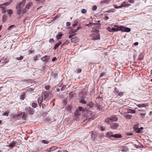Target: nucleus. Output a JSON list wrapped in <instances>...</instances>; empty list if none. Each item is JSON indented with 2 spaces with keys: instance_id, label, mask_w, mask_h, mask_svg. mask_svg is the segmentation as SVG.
I'll return each mask as SVG.
<instances>
[{
  "instance_id": "obj_1",
  "label": "nucleus",
  "mask_w": 152,
  "mask_h": 152,
  "mask_svg": "<svg viewBox=\"0 0 152 152\" xmlns=\"http://www.w3.org/2000/svg\"><path fill=\"white\" fill-rule=\"evenodd\" d=\"M25 3V0H23L19 3L18 6H17V13L18 15H21V16H23V14L26 12L27 9H25V7L23 8Z\"/></svg>"
},
{
  "instance_id": "obj_2",
  "label": "nucleus",
  "mask_w": 152,
  "mask_h": 152,
  "mask_svg": "<svg viewBox=\"0 0 152 152\" xmlns=\"http://www.w3.org/2000/svg\"><path fill=\"white\" fill-rule=\"evenodd\" d=\"M114 26V27L112 28L111 29L112 31H118L121 30L123 32H129L131 31V29L122 26L119 27L116 25H115Z\"/></svg>"
},
{
  "instance_id": "obj_3",
  "label": "nucleus",
  "mask_w": 152,
  "mask_h": 152,
  "mask_svg": "<svg viewBox=\"0 0 152 152\" xmlns=\"http://www.w3.org/2000/svg\"><path fill=\"white\" fill-rule=\"evenodd\" d=\"M49 96V93L47 91H45L42 93V97L44 100L48 99Z\"/></svg>"
},
{
  "instance_id": "obj_4",
  "label": "nucleus",
  "mask_w": 152,
  "mask_h": 152,
  "mask_svg": "<svg viewBox=\"0 0 152 152\" xmlns=\"http://www.w3.org/2000/svg\"><path fill=\"white\" fill-rule=\"evenodd\" d=\"M12 2V1H8L3 4H0V8L2 9H5L6 8V7L8 6Z\"/></svg>"
},
{
  "instance_id": "obj_5",
  "label": "nucleus",
  "mask_w": 152,
  "mask_h": 152,
  "mask_svg": "<svg viewBox=\"0 0 152 152\" xmlns=\"http://www.w3.org/2000/svg\"><path fill=\"white\" fill-rule=\"evenodd\" d=\"M114 92V94H115L117 96H119L121 97L123 95V92H119L118 89L116 87L115 88Z\"/></svg>"
},
{
  "instance_id": "obj_6",
  "label": "nucleus",
  "mask_w": 152,
  "mask_h": 152,
  "mask_svg": "<svg viewBox=\"0 0 152 152\" xmlns=\"http://www.w3.org/2000/svg\"><path fill=\"white\" fill-rule=\"evenodd\" d=\"M92 39L94 40H97L100 39L99 35L96 34H93L91 35Z\"/></svg>"
},
{
  "instance_id": "obj_7",
  "label": "nucleus",
  "mask_w": 152,
  "mask_h": 152,
  "mask_svg": "<svg viewBox=\"0 0 152 152\" xmlns=\"http://www.w3.org/2000/svg\"><path fill=\"white\" fill-rule=\"evenodd\" d=\"M26 111L28 112L31 115H32L34 113V110L30 107H28L26 108Z\"/></svg>"
},
{
  "instance_id": "obj_8",
  "label": "nucleus",
  "mask_w": 152,
  "mask_h": 152,
  "mask_svg": "<svg viewBox=\"0 0 152 152\" xmlns=\"http://www.w3.org/2000/svg\"><path fill=\"white\" fill-rule=\"evenodd\" d=\"M119 126V124L117 123H113L110 124V128L112 129H116Z\"/></svg>"
},
{
  "instance_id": "obj_9",
  "label": "nucleus",
  "mask_w": 152,
  "mask_h": 152,
  "mask_svg": "<svg viewBox=\"0 0 152 152\" xmlns=\"http://www.w3.org/2000/svg\"><path fill=\"white\" fill-rule=\"evenodd\" d=\"M33 5V3L32 2L30 1L25 6V9H27L26 12H27L28 10Z\"/></svg>"
},
{
  "instance_id": "obj_10",
  "label": "nucleus",
  "mask_w": 152,
  "mask_h": 152,
  "mask_svg": "<svg viewBox=\"0 0 152 152\" xmlns=\"http://www.w3.org/2000/svg\"><path fill=\"white\" fill-rule=\"evenodd\" d=\"M50 59L49 56H45L41 58V60L43 62L48 61Z\"/></svg>"
},
{
  "instance_id": "obj_11",
  "label": "nucleus",
  "mask_w": 152,
  "mask_h": 152,
  "mask_svg": "<svg viewBox=\"0 0 152 152\" xmlns=\"http://www.w3.org/2000/svg\"><path fill=\"white\" fill-rule=\"evenodd\" d=\"M17 144L16 141H13L12 142H10L9 145H7V146L9 148H14L16 144Z\"/></svg>"
},
{
  "instance_id": "obj_12",
  "label": "nucleus",
  "mask_w": 152,
  "mask_h": 152,
  "mask_svg": "<svg viewBox=\"0 0 152 152\" xmlns=\"http://www.w3.org/2000/svg\"><path fill=\"white\" fill-rule=\"evenodd\" d=\"M79 40L78 38L76 37L71 38V41L72 43H76L79 41Z\"/></svg>"
},
{
  "instance_id": "obj_13",
  "label": "nucleus",
  "mask_w": 152,
  "mask_h": 152,
  "mask_svg": "<svg viewBox=\"0 0 152 152\" xmlns=\"http://www.w3.org/2000/svg\"><path fill=\"white\" fill-rule=\"evenodd\" d=\"M111 119V121H116L118 120V118L115 115H114L110 117Z\"/></svg>"
},
{
  "instance_id": "obj_14",
  "label": "nucleus",
  "mask_w": 152,
  "mask_h": 152,
  "mask_svg": "<svg viewBox=\"0 0 152 152\" xmlns=\"http://www.w3.org/2000/svg\"><path fill=\"white\" fill-rule=\"evenodd\" d=\"M105 122L108 124H110L111 121V119L110 117H108L105 119Z\"/></svg>"
},
{
  "instance_id": "obj_15",
  "label": "nucleus",
  "mask_w": 152,
  "mask_h": 152,
  "mask_svg": "<svg viewBox=\"0 0 152 152\" xmlns=\"http://www.w3.org/2000/svg\"><path fill=\"white\" fill-rule=\"evenodd\" d=\"M61 32H59L57 34L56 36V38L57 40H58L61 39V36L63 35Z\"/></svg>"
},
{
  "instance_id": "obj_16",
  "label": "nucleus",
  "mask_w": 152,
  "mask_h": 152,
  "mask_svg": "<svg viewBox=\"0 0 152 152\" xmlns=\"http://www.w3.org/2000/svg\"><path fill=\"white\" fill-rule=\"evenodd\" d=\"M43 99L42 98V97H39L37 98V101L38 102L40 106H41V104H42V100Z\"/></svg>"
},
{
  "instance_id": "obj_17",
  "label": "nucleus",
  "mask_w": 152,
  "mask_h": 152,
  "mask_svg": "<svg viewBox=\"0 0 152 152\" xmlns=\"http://www.w3.org/2000/svg\"><path fill=\"white\" fill-rule=\"evenodd\" d=\"M62 42L61 41H59L58 43H57L56 44L54 45L53 49L56 50V49L61 44Z\"/></svg>"
},
{
  "instance_id": "obj_18",
  "label": "nucleus",
  "mask_w": 152,
  "mask_h": 152,
  "mask_svg": "<svg viewBox=\"0 0 152 152\" xmlns=\"http://www.w3.org/2000/svg\"><path fill=\"white\" fill-rule=\"evenodd\" d=\"M21 116L22 118L25 119L27 115V114L24 112H22L21 113Z\"/></svg>"
},
{
  "instance_id": "obj_19",
  "label": "nucleus",
  "mask_w": 152,
  "mask_h": 152,
  "mask_svg": "<svg viewBox=\"0 0 152 152\" xmlns=\"http://www.w3.org/2000/svg\"><path fill=\"white\" fill-rule=\"evenodd\" d=\"M79 100L80 102L81 103L84 104H85L86 103V101L84 98L83 97H81Z\"/></svg>"
},
{
  "instance_id": "obj_20",
  "label": "nucleus",
  "mask_w": 152,
  "mask_h": 152,
  "mask_svg": "<svg viewBox=\"0 0 152 152\" xmlns=\"http://www.w3.org/2000/svg\"><path fill=\"white\" fill-rule=\"evenodd\" d=\"M113 137L117 138H120L122 137V136L121 134H114Z\"/></svg>"
},
{
  "instance_id": "obj_21",
  "label": "nucleus",
  "mask_w": 152,
  "mask_h": 152,
  "mask_svg": "<svg viewBox=\"0 0 152 152\" xmlns=\"http://www.w3.org/2000/svg\"><path fill=\"white\" fill-rule=\"evenodd\" d=\"M107 136L110 137H113L114 134L112 132H108L106 134Z\"/></svg>"
},
{
  "instance_id": "obj_22",
  "label": "nucleus",
  "mask_w": 152,
  "mask_h": 152,
  "mask_svg": "<svg viewBox=\"0 0 152 152\" xmlns=\"http://www.w3.org/2000/svg\"><path fill=\"white\" fill-rule=\"evenodd\" d=\"M139 107H146L147 106L146 104H139L137 105Z\"/></svg>"
},
{
  "instance_id": "obj_23",
  "label": "nucleus",
  "mask_w": 152,
  "mask_h": 152,
  "mask_svg": "<svg viewBox=\"0 0 152 152\" xmlns=\"http://www.w3.org/2000/svg\"><path fill=\"white\" fill-rule=\"evenodd\" d=\"M7 14L10 15H11L13 14V11L11 9H9L7 10Z\"/></svg>"
},
{
  "instance_id": "obj_24",
  "label": "nucleus",
  "mask_w": 152,
  "mask_h": 152,
  "mask_svg": "<svg viewBox=\"0 0 152 152\" xmlns=\"http://www.w3.org/2000/svg\"><path fill=\"white\" fill-rule=\"evenodd\" d=\"M39 56L38 55H36L34 56L33 58V60L34 61H37L39 60L38 58L39 57Z\"/></svg>"
},
{
  "instance_id": "obj_25",
  "label": "nucleus",
  "mask_w": 152,
  "mask_h": 152,
  "mask_svg": "<svg viewBox=\"0 0 152 152\" xmlns=\"http://www.w3.org/2000/svg\"><path fill=\"white\" fill-rule=\"evenodd\" d=\"M110 0H104L101 1V3L102 4H104L106 3H108L110 2Z\"/></svg>"
},
{
  "instance_id": "obj_26",
  "label": "nucleus",
  "mask_w": 152,
  "mask_h": 152,
  "mask_svg": "<svg viewBox=\"0 0 152 152\" xmlns=\"http://www.w3.org/2000/svg\"><path fill=\"white\" fill-rule=\"evenodd\" d=\"M146 114V113L145 111H144V113H140V115L142 118H144Z\"/></svg>"
},
{
  "instance_id": "obj_27",
  "label": "nucleus",
  "mask_w": 152,
  "mask_h": 152,
  "mask_svg": "<svg viewBox=\"0 0 152 152\" xmlns=\"http://www.w3.org/2000/svg\"><path fill=\"white\" fill-rule=\"evenodd\" d=\"M96 106L98 108V109L99 110H101L102 108V106L99 104H96Z\"/></svg>"
},
{
  "instance_id": "obj_28",
  "label": "nucleus",
  "mask_w": 152,
  "mask_h": 152,
  "mask_svg": "<svg viewBox=\"0 0 152 152\" xmlns=\"http://www.w3.org/2000/svg\"><path fill=\"white\" fill-rule=\"evenodd\" d=\"M75 114L76 115H80V111L77 109L75 113Z\"/></svg>"
},
{
  "instance_id": "obj_29",
  "label": "nucleus",
  "mask_w": 152,
  "mask_h": 152,
  "mask_svg": "<svg viewBox=\"0 0 152 152\" xmlns=\"http://www.w3.org/2000/svg\"><path fill=\"white\" fill-rule=\"evenodd\" d=\"M115 10L114 9H111L105 12H115Z\"/></svg>"
},
{
  "instance_id": "obj_30",
  "label": "nucleus",
  "mask_w": 152,
  "mask_h": 152,
  "mask_svg": "<svg viewBox=\"0 0 152 152\" xmlns=\"http://www.w3.org/2000/svg\"><path fill=\"white\" fill-rule=\"evenodd\" d=\"M132 116L131 115H128L126 116L125 118L126 119H131L132 118Z\"/></svg>"
},
{
  "instance_id": "obj_31",
  "label": "nucleus",
  "mask_w": 152,
  "mask_h": 152,
  "mask_svg": "<svg viewBox=\"0 0 152 152\" xmlns=\"http://www.w3.org/2000/svg\"><path fill=\"white\" fill-rule=\"evenodd\" d=\"M87 12V10L85 9H82L81 11V12L83 14H85Z\"/></svg>"
},
{
  "instance_id": "obj_32",
  "label": "nucleus",
  "mask_w": 152,
  "mask_h": 152,
  "mask_svg": "<svg viewBox=\"0 0 152 152\" xmlns=\"http://www.w3.org/2000/svg\"><path fill=\"white\" fill-rule=\"evenodd\" d=\"M37 106V104L35 102H33L32 104V106L34 108H36Z\"/></svg>"
},
{
  "instance_id": "obj_33",
  "label": "nucleus",
  "mask_w": 152,
  "mask_h": 152,
  "mask_svg": "<svg viewBox=\"0 0 152 152\" xmlns=\"http://www.w3.org/2000/svg\"><path fill=\"white\" fill-rule=\"evenodd\" d=\"M127 4H126V3L125 1H124L123 2L122 4H121L122 7H126V6Z\"/></svg>"
},
{
  "instance_id": "obj_34",
  "label": "nucleus",
  "mask_w": 152,
  "mask_h": 152,
  "mask_svg": "<svg viewBox=\"0 0 152 152\" xmlns=\"http://www.w3.org/2000/svg\"><path fill=\"white\" fill-rule=\"evenodd\" d=\"M25 93H23V94L21 95L20 98L22 100H23L25 98Z\"/></svg>"
},
{
  "instance_id": "obj_35",
  "label": "nucleus",
  "mask_w": 152,
  "mask_h": 152,
  "mask_svg": "<svg viewBox=\"0 0 152 152\" xmlns=\"http://www.w3.org/2000/svg\"><path fill=\"white\" fill-rule=\"evenodd\" d=\"M138 124L135 125L133 127L135 131V130L137 129H138L139 128Z\"/></svg>"
},
{
  "instance_id": "obj_36",
  "label": "nucleus",
  "mask_w": 152,
  "mask_h": 152,
  "mask_svg": "<svg viewBox=\"0 0 152 152\" xmlns=\"http://www.w3.org/2000/svg\"><path fill=\"white\" fill-rule=\"evenodd\" d=\"M80 27H78L77 29H75L72 30V33H75V32H77L78 31V30L80 29Z\"/></svg>"
},
{
  "instance_id": "obj_37",
  "label": "nucleus",
  "mask_w": 152,
  "mask_h": 152,
  "mask_svg": "<svg viewBox=\"0 0 152 152\" xmlns=\"http://www.w3.org/2000/svg\"><path fill=\"white\" fill-rule=\"evenodd\" d=\"M45 88L46 90H49L50 88V86L49 85L45 86Z\"/></svg>"
},
{
  "instance_id": "obj_38",
  "label": "nucleus",
  "mask_w": 152,
  "mask_h": 152,
  "mask_svg": "<svg viewBox=\"0 0 152 152\" xmlns=\"http://www.w3.org/2000/svg\"><path fill=\"white\" fill-rule=\"evenodd\" d=\"M106 74L105 72H102L100 75L99 77H103V76H105L106 75Z\"/></svg>"
},
{
  "instance_id": "obj_39",
  "label": "nucleus",
  "mask_w": 152,
  "mask_h": 152,
  "mask_svg": "<svg viewBox=\"0 0 152 152\" xmlns=\"http://www.w3.org/2000/svg\"><path fill=\"white\" fill-rule=\"evenodd\" d=\"M97 8V7L96 5H94L92 7V9L93 11H95L96 10Z\"/></svg>"
},
{
  "instance_id": "obj_40",
  "label": "nucleus",
  "mask_w": 152,
  "mask_h": 152,
  "mask_svg": "<svg viewBox=\"0 0 152 152\" xmlns=\"http://www.w3.org/2000/svg\"><path fill=\"white\" fill-rule=\"evenodd\" d=\"M100 129L101 131H104L105 130V127H104L102 126H101L100 127Z\"/></svg>"
},
{
  "instance_id": "obj_41",
  "label": "nucleus",
  "mask_w": 152,
  "mask_h": 152,
  "mask_svg": "<svg viewBox=\"0 0 152 152\" xmlns=\"http://www.w3.org/2000/svg\"><path fill=\"white\" fill-rule=\"evenodd\" d=\"M42 142L44 144H47L49 143V142L47 141L46 140H43L42 141Z\"/></svg>"
},
{
  "instance_id": "obj_42",
  "label": "nucleus",
  "mask_w": 152,
  "mask_h": 152,
  "mask_svg": "<svg viewBox=\"0 0 152 152\" xmlns=\"http://www.w3.org/2000/svg\"><path fill=\"white\" fill-rule=\"evenodd\" d=\"M131 111L128 112V113H135V111L134 110H132L130 109L129 110Z\"/></svg>"
},
{
  "instance_id": "obj_43",
  "label": "nucleus",
  "mask_w": 152,
  "mask_h": 152,
  "mask_svg": "<svg viewBox=\"0 0 152 152\" xmlns=\"http://www.w3.org/2000/svg\"><path fill=\"white\" fill-rule=\"evenodd\" d=\"M66 85H63L61 88V91H63L64 90V89L66 88Z\"/></svg>"
},
{
  "instance_id": "obj_44",
  "label": "nucleus",
  "mask_w": 152,
  "mask_h": 152,
  "mask_svg": "<svg viewBox=\"0 0 152 152\" xmlns=\"http://www.w3.org/2000/svg\"><path fill=\"white\" fill-rule=\"evenodd\" d=\"M107 31H108L112 32V30H111V29L109 26L107 28Z\"/></svg>"
},
{
  "instance_id": "obj_45",
  "label": "nucleus",
  "mask_w": 152,
  "mask_h": 152,
  "mask_svg": "<svg viewBox=\"0 0 152 152\" xmlns=\"http://www.w3.org/2000/svg\"><path fill=\"white\" fill-rule=\"evenodd\" d=\"M13 27H15V26L14 25H12L10 26L8 28V30H10Z\"/></svg>"
},
{
  "instance_id": "obj_46",
  "label": "nucleus",
  "mask_w": 152,
  "mask_h": 152,
  "mask_svg": "<svg viewBox=\"0 0 152 152\" xmlns=\"http://www.w3.org/2000/svg\"><path fill=\"white\" fill-rule=\"evenodd\" d=\"M135 131L137 133H140L141 132V130H140V128H139L135 130Z\"/></svg>"
},
{
  "instance_id": "obj_47",
  "label": "nucleus",
  "mask_w": 152,
  "mask_h": 152,
  "mask_svg": "<svg viewBox=\"0 0 152 152\" xmlns=\"http://www.w3.org/2000/svg\"><path fill=\"white\" fill-rule=\"evenodd\" d=\"M83 108L82 107L80 106L78 107V110H79V111H83Z\"/></svg>"
},
{
  "instance_id": "obj_48",
  "label": "nucleus",
  "mask_w": 152,
  "mask_h": 152,
  "mask_svg": "<svg viewBox=\"0 0 152 152\" xmlns=\"http://www.w3.org/2000/svg\"><path fill=\"white\" fill-rule=\"evenodd\" d=\"M73 96V94L72 93H71L69 94V98L70 99H71L72 98Z\"/></svg>"
},
{
  "instance_id": "obj_49",
  "label": "nucleus",
  "mask_w": 152,
  "mask_h": 152,
  "mask_svg": "<svg viewBox=\"0 0 152 152\" xmlns=\"http://www.w3.org/2000/svg\"><path fill=\"white\" fill-rule=\"evenodd\" d=\"M9 115V113L7 112H5L3 113V115H6L7 116H8Z\"/></svg>"
},
{
  "instance_id": "obj_50",
  "label": "nucleus",
  "mask_w": 152,
  "mask_h": 152,
  "mask_svg": "<svg viewBox=\"0 0 152 152\" xmlns=\"http://www.w3.org/2000/svg\"><path fill=\"white\" fill-rule=\"evenodd\" d=\"M3 14H5L7 12V10H6L4 9H2L1 10Z\"/></svg>"
},
{
  "instance_id": "obj_51",
  "label": "nucleus",
  "mask_w": 152,
  "mask_h": 152,
  "mask_svg": "<svg viewBox=\"0 0 152 152\" xmlns=\"http://www.w3.org/2000/svg\"><path fill=\"white\" fill-rule=\"evenodd\" d=\"M41 105L43 109L45 108L46 107V105L44 104H41Z\"/></svg>"
},
{
  "instance_id": "obj_52",
  "label": "nucleus",
  "mask_w": 152,
  "mask_h": 152,
  "mask_svg": "<svg viewBox=\"0 0 152 152\" xmlns=\"http://www.w3.org/2000/svg\"><path fill=\"white\" fill-rule=\"evenodd\" d=\"M57 58L56 57H54L52 59V61L53 62H54L55 61H57Z\"/></svg>"
},
{
  "instance_id": "obj_53",
  "label": "nucleus",
  "mask_w": 152,
  "mask_h": 152,
  "mask_svg": "<svg viewBox=\"0 0 152 152\" xmlns=\"http://www.w3.org/2000/svg\"><path fill=\"white\" fill-rule=\"evenodd\" d=\"M75 36V34H71L69 35V38H72L73 37H74Z\"/></svg>"
},
{
  "instance_id": "obj_54",
  "label": "nucleus",
  "mask_w": 152,
  "mask_h": 152,
  "mask_svg": "<svg viewBox=\"0 0 152 152\" xmlns=\"http://www.w3.org/2000/svg\"><path fill=\"white\" fill-rule=\"evenodd\" d=\"M49 42L50 43H52V42H54V39L53 38L50 39L49 40Z\"/></svg>"
},
{
  "instance_id": "obj_55",
  "label": "nucleus",
  "mask_w": 152,
  "mask_h": 152,
  "mask_svg": "<svg viewBox=\"0 0 152 152\" xmlns=\"http://www.w3.org/2000/svg\"><path fill=\"white\" fill-rule=\"evenodd\" d=\"M66 25L67 26H70L71 25V23L69 22H67L66 23Z\"/></svg>"
},
{
  "instance_id": "obj_56",
  "label": "nucleus",
  "mask_w": 152,
  "mask_h": 152,
  "mask_svg": "<svg viewBox=\"0 0 152 152\" xmlns=\"http://www.w3.org/2000/svg\"><path fill=\"white\" fill-rule=\"evenodd\" d=\"M129 1L131 3H133L134 2V0H129Z\"/></svg>"
},
{
  "instance_id": "obj_57",
  "label": "nucleus",
  "mask_w": 152,
  "mask_h": 152,
  "mask_svg": "<svg viewBox=\"0 0 152 152\" xmlns=\"http://www.w3.org/2000/svg\"><path fill=\"white\" fill-rule=\"evenodd\" d=\"M109 19V18L107 16H106L105 17L104 20H108Z\"/></svg>"
},
{
  "instance_id": "obj_58",
  "label": "nucleus",
  "mask_w": 152,
  "mask_h": 152,
  "mask_svg": "<svg viewBox=\"0 0 152 152\" xmlns=\"http://www.w3.org/2000/svg\"><path fill=\"white\" fill-rule=\"evenodd\" d=\"M64 43H65V44L66 45L68 44L69 43V41H68V40H66L65 42H64Z\"/></svg>"
},
{
  "instance_id": "obj_59",
  "label": "nucleus",
  "mask_w": 152,
  "mask_h": 152,
  "mask_svg": "<svg viewBox=\"0 0 152 152\" xmlns=\"http://www.w3.org/2000/svg\"><path fill=\"white\" fill-rule=\"evenodd\" d=\"M91 24H91L90 23L89 24H87L86 25V26H88L89 27H90V26H91Z\"/></svg>"
},
{
  "instance_id": "obj_60",
  "label": "nucleus",
  "mask_w": 152,
  "mask_h": 152,
  "mask_svg": "<svg viewBox=\"0 0 152 152\" xmlns=\"http://www.w3.org/2000/svg\"><path fill=\"white\" fill-rule=\"evenodd\" d=\"M114 7L116 9H118V6H117L116 5H115V4L114 5Z\"/></svg>"
},
{
  "instance_id": "obj_61",
  "label": "nucleus",
  "mask_w": 152,
  "mask_h": 152,
  "mask_svg": "<svg viewBox=\"0 0 152 152\" xmlns=\"http://www.w3.org/2000/svg\"><path fill=\"white\" fill-rule=\"evenodd\" d=\"M138 44H139L138 42H135V43H134V45L136 46V45H138Z\"/></svg>"
},
{
  "instance_id": "obj_62",
  "label": "nucleus",
  "mask_w": 152,
  "mask_h": 152,
  "mask_svg": "<svg viewBox=\"0 0 152 152\" xmlns=\"http://www.w3.org/2000/svg\"><path fill=\"white\" fill-rule=\"evenodd\" d=\"M23 58V56H21L19 59H18L19 60H22Z\"/></svg>"
},
{
  "instance_id": "obj_63",
  "label": "nucleus",
  "mask_w": 152,
  "mask_h": 152,
  "mask_svg": "<svg viewBox=\"0 0 152 152\" xmlns=\"http://www.w3.org/2000/svg\"><path fill=\"white\" fill-rule=\"evenodd\" d=\"M77 23L73 24V27H75V26H77Z\"/></svg>"
},
{
  "instance_id": "obj_64",
  "label": "nucleus",
  "mask_w": 152,
  "mask_h": 152,
  "mask_svg": "<svg viewBox=\"0 0 152 152\" xmlns=\"http://www.w3.org/2000/svg\"><path fill=\"white\" fill-rule=\"evenodd\" d=\"M16 116L19 117V116H21V113L20 114H18V115H17Z\"/></svg>"
}]
</instances>
